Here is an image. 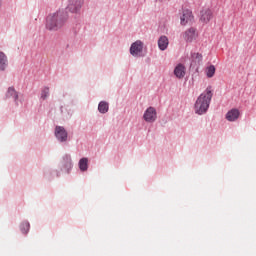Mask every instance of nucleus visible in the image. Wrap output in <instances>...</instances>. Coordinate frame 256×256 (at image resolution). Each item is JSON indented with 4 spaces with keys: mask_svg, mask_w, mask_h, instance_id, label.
<instances>
[{
    "mask_svg": "<svg viewBox=\"0 0 256 256\" xmlns=\"http://www.w3.org/2000/svg\"><path fill=\"white\" fill-rule=\"evenodd\" d=\"M7 67H9V59L4 52L0 51V71H7Z\"/></svg>",
    "mask_w": 256,
    "mask_h": 256,
    "instance_id": "9",
    "label": "nucleus"
},
{
    "mask_svg": "<svg viewBox=\"0 0 256 256\" xmlns=\"http://www.w3.org/2000/svg\"><path fill=\"white\" fill-rule=\"evenodd\" d=\"M226 119L227 121H237V119H239V110L232 109L228 111L226 114Z\"/></svg>",
    "mask_w": 256,
    "mask_h": 256,
    "instance_id": "13",
    "label": "nucleus"
},
{
    "mask_svg": "<svg viewBox=\"0 0 256 256\" xmlns=\"http://www.w3.org/2000/svg\"><path fill=\"white\" fill-rule=\"evenodd\" d=\"M215 65H210L206 68V75L208 77V79H211V77H213L215 75Z\"/></svg>",
    "mask_w": 256,
    "mask_h": 256,
    "instance_id": "17",
    "label": "nucleus"
},
{
    "mask_svg": "<svg viewBox=\"0 0 256 256\" xmlns=\"http://www.w3.org/2000/svg\"><path fill=\"white\" fill-rule=\"evenodd\" d=\"M143 52V42L141 40H137L132 43L130 46V55H139V53Z\"/></svg>",
    "mask_w": 256,
    "mask_h": 256,
    "instance_id": "6",
    "label": "nucleus"
},
{
    "mask_svg": "<svg viewBox=\"0 0 256 256\" xmlns=\"http://www.w3.org/2000/svg\"><path fill=\"white\" fill-rule=\"evenodd\" d=\"M14 99L16 105H19V92L15 90V87L10 86L6 92V99Z\"/></svg>",
    "mask_w": 256,
    "mask_h": 256,
    "instance_id": "7",
    "label": "nucleus"
},
{
    "mask_svg": "<svg viewBox=\"0 0 256 256\" xmlns=\"http://www.w3.org/2000/svg\"><path fill=\"white\" fill-rule=\"evenodd\" d=\"M191 56L195 63H200L203 61V55L201 53H192Z\"/></svg>",
    "mask_w": 256,
    "mask_h": 256,
    "instance_id": "19",
    "label": "nucleus"
},
{
    "mask_svg": "<svg viewBox=\"0 0 256 256\" xmlns=\"http://www.w3.org/2000/svg\"><path fill=\"white\" fill-rule=\"evenodd\" d=\"M143 119L146 123H155L157 121V110L150 106L145 110Z\"/></svg>",
    "mask_w": 256,
    "mask_h": 256,
    "instance_id": "4",
    "label": "nucleus"
},
{
    "mask_svg": "<svg viewBox=\"0 0 256 256\" xmlns=\"http://www.w3.org/2000/svg\"><path fill=\"white\" fill-rule=\"evenodd\" d=\"M30 227L31 225L29 224V222H22V224L20 225L21 232L24 234L29 233Z\"/></svg>",
    "mask_w": 256,
    "mask_h": 256,
    "instance_id": "18",
    "label": "nucleus"
},
{
    "mask_svg": "<svg viewBox=\"0 0 256 256\" xmlns=\"http://www.w3.org/2000/svg\"><path fill=\"white\" fill-rule=\"evenodd\" d=\"M85 0H68L67 9L70 13H80Z\"/></svg>",
    "mask_w": 256,
    "mask_h": 256,
    "instance_id": "3",
    "label": "nucleus"
},
{
    "mask_svg": "<svg viewBox=\"0 0 256 256\" xmlns=\"http://www.w3.org/2000/svg\"><path fill=\"white\" fill-rule=\"evenodd\" d=\"M169 47V38L167 36H160L158 39V48L160 51H165Z\"/></svg>",
    "mask_w": 256,
    "mask_h": 256,
    "instance_id": "11",
    "label": "nucleus"
},
{
    "mask_svg": "<svg viewBox=\"0 0 256 256\" xmlns=\"http://www.w3.org/2000/svg\"><path fill=\"white\" fill-rule=\"evenodd\" d=\"M196 31L197 30L195 28H189L188 30L185 31L184 39L185 41H187V43H192L193 39L197 37Z\"/></svg>",
    "mask_w": 256,
    "mask_h": 256,
    "instance_id": "8",
    "label": "nucleus"
},
{
    "mask_svg": "<svg viewBox=\"0 0 256 256\" xmlns=\"http://www.w3.org/2000/svg\"><path fill=\"white\" fill-rule=\"evenodd\" d=\"M174 75L178 79H183V77H185V66L183 64H178L174 69Z\"/></svg>",
    "mask_w": 256,
    "mask_h": 256,
    "instance_id": "12",
    "label": "nucleus"
},
{
    "mask_svg": "<svg viewBox=\"0 0 256 256\" xmlns=\"http://www.w3.org/2000/svg\"><path fill=\"white\" fill-rule=\"evenodd\" d=\"M47 97H49V87H44V89H42V91H41V99H43V101H45V99H47Z\"/></svg>",
    "mask_w": 256,
    "mask_h": 256,
    "instance_id": "20",
    "label": "nucleus"
},
{
    "mask_svg": "<svg viewBox=\"0 0 256 256\" xmlns=\"http://www.w3.org/2000/svg\"><path fill=\"white\" fill-rule=\"evenodd\" d=\"M79 169L80 171H87V169H89V159L81 158L79 161Z\"/></svg>",
    "mask_w": 256,
    "mask_h": 256,
    "instance_id": "16",
    "label": "nucleus"
},
{
    "mask_svg": "<svg viewBox=\"0 0 256 256\" xmlns=\"http://www.w3.org/2000/svg\"><path fill=\"white\" fill-rule=\"evenodd\" d=\"M211 99H213V92L211 88H206L205 92L202 93L194 104V112L196 115H205L209 111V105H211Z\"/></svg>",
    "mask_w": 256,
    "mask_h": 256,
    "instance_id": "2",
    "label": "nucleus"
},
{
    "mask_svg": "<svg viewBox=\"0 0 256 256\" xmlns=\"http://www.w3.org/2000/svg\"><path fill=\"white\" fill-rule=\"evenodd\" d=\"M193 12L189 9L183 10V14L180 17V23L181 25H187V23H193Z\"/></svg>",
    "mask_w": 256,
    "mask_h": 256,
    "instance_id": "5",
    "label": "nucleus"
},
{
    "mask_svg": "<svg viewBox=\"0 0 256 256\" xmlns=\"http://www.w3.org/2000/svg\"><path fill=\"white\" fill-rule=\"evenodd\" d=\"M67 19H69V14L65 10H58L49 14L46 18V29L48 31H59L67 23Z\"/></svg>",
    "mask_w": 256,
    "mask_h": 256,
    "instance_id": "1",
    "label": "nucleus"
},
{
    "mask_svg": "<svg viewBox=\"0 0 256 256\" xmlns=\"http://www.w3.org/2000/svg\"><path fill=\"white\" fill-rule=\"evenodd\" d=\"M56 129H64L62 126H56Z\"/></svg>",
    "mask_w": 256,
    "mask_h": 256,
    "instance_id": "22",
    "label": "nucleus"
},
{
    "mask_svg": "<svg viewBox=\"0 0 256 256\" xmlns=\"http://www.w3.org/2000/svg\"><path fill=\"white\" fill-rule=\"evenodd\" d=\"M2 3H3V2L0 0V7H1Z\"/></svg>",
    "mask_w": 256,
    "mask_h": 256,
    "instance_id": "25",
    "label": "nucleus"
},
{
    "mask_svg": "<svg viewBox=\"0 0 256 256\" xmlns=\"http://www.w3.org/2000/svg\"><path fill=\"white\" fill-rule=\"evenodd\" d=\"M156 1H159L160 3H162V1H165V0H156Z\"/></svg>",
    "mask_w": 256,
    "mask_h": 256,
    "instance_id": "23",
    "label": "nucleus"
},
{
    "mask_svg": "<svg viewBox=\"0 0 256 256\" xmlns=\"http://www.w3.org/2000/svg\"><path fill=\"white\" fill-rule=\"evenodd\" d=\"M98 111L102 115H105V113H109V103L107 101H100L98 104Z\"/></svg>",
    "mask_w": 256,
    "mask_h": 256,
    "instance_id": "14",
    "label": "nucleus"
},
{
    "mask_svg": "<svg viewBox=\"0 0 256 256\" xmlns=\"http://www.w3.org/2000/svg\"><path fill=\"white\" fill-rule=\"evenodd\" d=\"M64 159L66 160L65 167L69 171V169H71V167H73V164L71 163V156H66Z\"/></svg>",
    "mask_w": 256,
    "mask_h": 256,
    "instance_id": "21",
    "label": "nucleus"
},
{
    "mask_svg": "<svg viewBox=\"0 0 256 256\" xmlns=\"http://www.w3.org/2000/svg\"><path fill=\"white\" fill-rule=\"evenodd\" d=\"M56 138L58 141H67V130L66 129H58L55 132Z\"/></svg>",
    "mask_w": 256,
    "mask_h": 256,
    "instance_id": "15",
    "label": "nucleus"
},
{
    "mask_svg": "<svg viewBox=\"0 0 256 256\" xmlns=\"http://www.w3.org/2000/svg\"><path fill=\"white\" fill-rule=\"evenodd\" d=\"M61 111L63 112V106L60 107Z\"/></svg>",
    "mask_w": 256,
    "mask_h": 256,
    "instance_id": "24",
    "label": "nucleus"
},
{
    "mask_svg": "<svg viewBox=\"0 0 256 256\" xmlns=\"http://www.w3.org/2000/svg\"><path fill=\"white\" fill-rule=\"evenodd\" d=\"M213 18V12L211 9H206L201 11V18L200 20L203 21V23H209L211 19Z\"/></svg>",
    "mask_w": 256,
    "mask_h": 256,
    "instance_id": "10",
    "label": "nucleus"
}]
</instances>
